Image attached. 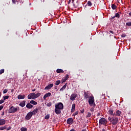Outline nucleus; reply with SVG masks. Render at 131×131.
Here are the masks:
<instances>
[{"label": "nucleus", "instance_id": "f257e3e1", "mask_svg": "<svg viewBox=\"0 0 131 131\" xmlns=\"http://www.w3.org/2000/svg\"><path fill=\"white\" fill-rule=\"evenodd\" d=\"M88 102L90 106L94 107V108L96 107V103H95V98L93 97V96H90Z\"/></svg>", "mask_w": 131, "mask_h": 131}, {"label": "nucleus", "instance_id": "f03ea898", "mask_svg": "<svg viewBox=\"0 0 131 131\" xmlns=\"http://www.w3.org/2000/svg\"><path fill=\"white\" fill-rule=\"evenodd\" d=\"M109 121H111L113 125H116L117 123H118V118L113 117L111 118L109 117L108 118Z\"/></svg>", "mask_w": 131, "mask_h": 131}, {"label": "nucleus", "instance_id": "7ed1b4c3", "mask_svg": "<svg viewBox=\"0 0 131 131\" xmlns=\"http://www.w3.org/2000/svg\"><path fill=\"white\" fill-rule=\"evenodd\" d=\"M55 108L59 110H62V109H64V105L62 102H59L55 104Z\"/></svg>", "mask_w": 131, "mask_h": 131}, {"label": "nucleus", "instance_id": "20e7f679", "mask_svg": "<svg viewBox=\"0 0 131 131\" xmlns=\"http://www.w3.org/2000/svg\"><path fill=\"white\" fill-rule=\"evenodd\" d=\"M17 111H18V108L13 106H11L8 110L9 113H15Z\"/></svg>", "mask_w": 131, "mask_h": 131}, {"label": "nucleus", "instance_id": "39448f33", "mask_svg": "<svg viewBox=\"0 0 131 131\" xmlns=\"http://www.w3.org/2000/svg\"><path fill=\"white\" fill-rule=\"evenodd\" d=\"M99 123L100 124H107V120H106V119L102 118L99 120Z\"/></svg>", "mask_w": 131, "mask_h": 131}, {"label": "nucleus", "instance_id": "423d86ee", "mask_svg": "<svg viewBox=\"0 0 131 131\" xmlns=\"http://www.w3.org/2000/svg\"><path fill=\"white\" fill-rule=\"evenodd\" d=\"M28 99H29V100H31V99H35V93H30V94L28 96Z\"/></svg>", "mask_w": 131, "mask_h": 131}, {"label": "nucleus", "instance_id": "0eeeda50", "mask_svg": "<svg viewBox=\"0 0 131 131\" xmlns=\"http://www.w3.org/2000/svg\"><path fill=\"white\" fill-rule=\"evenodd\" d=\"M31 117H32V114H31V112H29L27 114L25 118L26 119H27V120H29V119H30Z\"/></svg>", "mask_w": 131, "mask_h": 131}, {"label": "nucleus", "instance_id": "6e6552de", "mask_svg": "<svg viewBox=\"0 0 131 131\" xmlns=\"http://www.w3.org/2000/svg\"><path fill=\"white\" fill-rule=\"evenodd\" d=\"M73 122H74V121L73 120V119H72V118H69L67 120V123H68V124H72Z\"/></svg>", "mask_w": 131, "mask_h": 131}, {"label": "nucleus", "instance_id": "1a4fd4ad", "mask_svg": "<svg viewBox=\"0 0 131 131\" xmlns=\"http://www.w3.org/2000/svg\"><path fill=\"white\" fill-rule=\"evenodd\" d=\"M53 86H54V84H49L46 87H45V90H51Z\"/></svg>", "mask_w": 131, "mask_h": 131}, {"label": "nucleus", "instance_id": "9d476101", "mask_svg": "<svg viewBox=\"0 0 131 131\" xmlns=\"http://www.w3.org/2000/svg\"><path fill=\"white\" fill-rule=\"evenodd\" d=\"M77 97V95H76V94H72L70 97V100L72 101H74Z\"/></svg>", "mask_w": 131, "mask_h": 131}, {"label": "nucleus", "instance_id": "9b49d317", "mask_svg": "<svg viewBox=\"0 0 131 131\" xmlns=\"http://www.w3.org/2000/svg\"><path fill=\"white\" fill-rule=\"evenodd\" d=\"M48 97H51V93L48 92L46 93L43 96V99L46 100V99H47Z\"/></svg>", "mask_w": 131, "mask_h": 131}, {"label": "nucleus", "instance_id": "f8f14e48", "mask_svg": "<svg viewBox=\"0 0 131 131\" xmlns=\"http://www.w3.org/2000/svg\"><path fill=\"white\" fill-rule=\"evenodd\" d=\"M89 98H90V94L84 92V99H89Z\"/></svg>", "mask_w": 131, "mask_h": 131}, {"label": "nucleus", "instance_id": "ddd939ff", "mask_svg": "<svg viewBox=\"0 0 131 131\" xmlns=\"http://www.w3.org/2000/svg\"><path fill=\"white\" fill-rule=\"evenodd\" d=\"M26 103V101L24 100L23 102H21L19 104V105L20 106V107H24L25 106Z\"/></svg>", "mask_w": 131, "mask_h": 131}, {"label": "nucleus", "instance_id": "4468645a", "mask_svg": "<svg viewBox=\"0 0 131 131\" xmlns=\"http://www.w3.org/2000/svg\"><path fill=\"white\" fill-rule=\"evenodd\" d=\"M17 99H18V100H22L23 99H25V95H19L17 96Z\"/></svg>", "mask_w": 131, "mask_h": 131}, {"label": "nucleus", "instance_id": "2eb2a0df", "mask_svg": "<svg viewBox=\"0 0 131 131\" xmlns=\"http://www.w3.org/2000/svg\"><path fill=\"white\" fill-rule=\"evenodd\" d=\"M55 112L57 115L61 114V110L56 107L55 108Z\"/></svg>", "mask_w": 131, "mask_h": 131}, {"label": "nucleus", "instance_id": "dca6fc26", "mask_svg": "<svg viewBox=\"0 0 131 131\" xmlns=\"http://www.w3.org/2000/svg\"><path fill=\"white\" fill-rule=\"evenodd\" d=\"M37 111H38V110L37 108L35 109L33 112H30L32 115H35L36 113H37Z\"/></svg>", "mask_w": 131, "mask_h": 131}, {"label": "nucleus", "instance_id": "f3484780", "mask_svg": "<svg viewBox=\"0 0 131 131\" xmlns=\"http://www.w3.org/2000/svg\"><path fill=\"white\" fill-rule=\"evenodd\" d=\"M33 107V105L30 104V103H28V104L26 105V107L28 109H31Z\"/></svg>", "mask_w": 131, "mask_h": 131}, {"label": "nucleus", "instance_id": "a211bd4d", "mask_svg": "<svg viewBox=\"0 0 131 131\" xmlns=\"http://www.w3.org/2000/svg\"><path fill=\"white\" fill-rule=\"evenodd\" d=\"M6 124V120L4 119H0V125H4Z\"/></svg>", "mask_w": 131, "mask_h": 131}, {"label": "nucleus", "instance_id": "6ab92c4d", "mask_svg": "<svg viewBox=\"0 0 131 131\" xmlns=\"http://www.w3.org/2000/svg\"><path fill=\"white\" fill-rule=\"evenodd\" d=\"M57 73H64V71L62 69H58L56 70Z\"/></svg>", "mask_w": 131, "mask_h": 131}, {"label": "nucleus", "instance_id": "aec40b11", "mask_svg": "<svg viewBox=\"0 0 131 131\" xmlns=\"http://www.w3.org/2000/svg\"><path fill=\"white\" fill-rule=\"evenodd\" d=\"M66 86H67V83H66L60 89V91H63L65 89H66Z\"/></svg>", "mask_w": 131, "mask_h": 131}, {"label": "nucleus", "instance_id": "412c9836", "mask_svg": "<svg viewBox=\"0 0 131 131\" xmlns=\"http://www.w3.org/2000/svg\"><path fill=\"white\" fill-rule=\"evenodd\" d=\"M75 111V103L73 104L71 109V112H74Z\"/></svg>", "mask_w": 131, "mask_h": 131}, {"label": "nucleus", "instance_id": "4be33fe9", "mask_svg": "<svg viewBox=\"0 0 131 131\" xmlns=\"http://www.w3.org/2000/svg\"><path fill=\"white\" fill-rule=\"evenodd\" d=\"M30 104H32L33 105H37V103L36 102V101H34V100H31L30 102Z\"/></svg>", "mask_w": 131, "mask_h": 131}, {"label": "nucleus", "instance_id": "5701e85b", "mask_svg": "<svg viewBox=\"0 0 131 131\" xmlns=\"http://www.w3.org/2000/svg\"><path fill=\"white\" fill-rule=\"evenodd\" d=\"M109 114H111V115H115V114H113V110H110L108 111Z\"/></svg>", "mask_w": 131, "mask_h": 131}, {"label": "nucleus", "instance_id": "b1692460", "mask_svg": "<svg viewBox=\"0 0 131 131\" xmlns=\"http://www.w3.org/2000/svg\"><path fill=\"white\" fill-rule=\"evenodd\" d=\"M121 114V112L120 111H117L116 115L117 116H120V115Z\"/></svg>", "mask_w": 131, "mask_h": 131}, {"label": "nucleus", "instance_id": "393cba45", "mask_svg": "<svg viewBox=\"0 0 131 131\" xmlns=\"http://www.w3.org/2000/svg\"><path fill=\"white\" fill-rule=\"evenodd\" d=\"M40 95H41V94L39 93H38L36 94L35 93V98L36 99L37 98H38V97H39V96H40Z\"/></svg>", "mask_w": 131, "mask_h": 131}, {"label": "nucleus", "instance_id": "a878e982", "mask_svg": "<svg viewBox=\"0 0 131 131\" xmlns=\"http://www.w3.org/2000/svg\"><path fill=\"white\" fill-rule=\"evenodd\" d=\"M61 83V81L60 80H57L55 82L56 85H59Z\"/></svg>", "mask_w": 131, "mask_h": 131}, {"label": "nucleus", "instance_id": "bb28decb", "mask_svg": "<svg viewBox=\"0 0 131 131\" xmlns=\"http://www.w3.org/2000/svg\"><path fill=\"white\" fill-rule=\"evenodd\" d=\"M112 9H113V10H116V5H115V4H112Z\"/></svg>", "mask_w": 131, "mask_h": 131}, {"label": "nucleus", "instance_id": "cd10ccee", "mask_svg": "<svg viewBox=\"0 0 131 131\" xmlns=\"http://www.w3.org/2000/svg\"><path fill=\"white\" fill-rule=\"evenodd\" d=\"M7 128V126H4L3 127H0V130H4V129H6Z\"/></svg>", "mask_w": 131, "mask_h": 131}, {"label": "nucleus", "instance_id": "c85d7f7f", "mask_svg": "<svg viewBox=\"0 0 131 131\" xmlns=\"http://www.w3.org/2000/svg\"><path fill=\"white\" fill-rule=\"evenodd\" d=\"M3 100H8V99H9V96H5L3 97Z\"/></svg>", "mask_w": 131, "mask_h": 131}, {"label": "nucleus", "instance_id": "c756f323", "mask_svg": "<svg viewBox=\"0 0 131 131\" xmlns=\"http://www.w3.org/2000/svg\"><path fill=\"white\" fill-rule=\"evenodd\" d=\"M5 72V69H3L0 70V74H3Z\"/></svg>", "mask_w": 131, "mask_h": 131}, {"label": "nucleus", "instance_id": "7c9ffc66", "mask_svg": "<svg viewBox=\"0 0 131 131\" xmlns=\"http://www.w3.org/2000/svg\"><path fill=\"white\" fill-rule=\"evenodd\" d=\"M21 131H27V128H24V127H22L20 129Z\"/></svg>", "mask_w": 131, "mask_h": 131}, {"label": "nucleus", "instance_id": "2f4dec72", "mask_svg": "<svg viewBox=\"0 0 131 131\" xmlns=\"http://www.w3.org/2000/svg\"><path fill=\"white\" fill-rule=\"evenodd\" d=\"M88 6H89V7H91V6H92V2H91V1H89L87 3Z\"/></svg>", "mask_w": 131, "mask_h": 131}, {"label": "nucleus", "instance_id": "473e14b6", "mask_svg": "<svg viewBox=\"0 0 131 131\" xmlns=\"http://www.w3.org/2000/svg\"><path fill=\"white\" fill-rule=\"evenodd\" d=\"M92 116V114L90 112H88L87 114V117H91Z\"/></svg>", "mask_w": 131, "mask_h": 131}, {"label": "nucleus", "instance_id": "72a5a7b5", "mask_svg": "<svg viewBox=\"0 0 131 131\" xmlns=\"http://www.w3.org/2000/svg\"><path fill=\"white\" fill-rule=\"evenodd\" d=\"M45 119H47V120L49 119V118H50V115H46L45 116Z\"/></svg>", "mask_w": 131, "mask_h": 131}, {"label": "nucleus", "instance_id": "f704fd0d", "mask_svg": "<svg viewBox=\"0 0 131 131\" xmlns=\"http://www.w3.org/2000/svg\"><path fill=\"white\" fill-rule=\"evenodd\" d=\"M47 106H48V107H51V106H52V103L49 102V103H47Z\"/></svg>", "mask_w": 131, "mask_h": 131}, {"label": "nucleus", "instance_id": "c9c22d12", "mask_svg": "<svg viewBox=\"0 0 131 131\" xmlns=\"http://www.w3.org/2000/svg\"><path fill=\"white\" fill-rule=\"evenodd\" d=\"M126 25H127V26H131V22L126 23Z\"/></svg>", "mask_w": 131, "mask_h": 131}, {"label": "nucleus", "instance_id": "e433bc0d", "mask_svg": "<svg viewBox=\"0 0 131 131\" xmlns=\"http://www.w3.org/2000/svg\"><path fill=\"white\" fill-rule=\"evenodd\" d=\"M115 17H116L117 18H119V14L118 13H116Z\"/></svg>", "mask_w": 131, "mask_h": 131}, {"label": "nucleus", "instance_id": "4c0bfd02", "mask_svg": "<svg viewBox=\"0 0 131 131\" xmlns=\"http://www.w3.org/2000/svg\"><path fill=\"white\" fill-rule=\"evenodd\" d=\"M68 78H69V75H66L64 79H66V80H67V79H68Z\"/></svg>", "mask_w": 131, "mask_h": 131}, {"label": "nucleus", "instance_id": "58836bf2", "mask_svg": "<svg viewBox=\"0 0 131 131\" xmlns=\"http://www.w3.org/2000/svg\"><path fill=\"white\" fill-rule=\"evenodd\" d=\"M77 114H78V112H76L75 113H74L73 114V116H76V115H77Z\"/></svg>", "mask_w": 131, "mask_h": 131}, {"label": "nucleus", "instance_id": "ea45409f", "mask_svg": "<svg viewBox=\"0 0 131 131\" xmlns=\"http://www.w3.org/2000/svg\"><path fill=\"white\" fill-rule=\"evenodd\" d=\"M7 93H8V90L7 89H5L3 91V93L4 94H7Z\"/></svg>", "mask_w": 131, "mask_h": 131}, {"label": "nucleus", "instance_id": "a19ab883", "mask_svg": "<svg viewBox=\"0 0 131 131\" xmlns=\"http://www.w3.org/2000/svg\"><path fill=\"white\" fill-rule=\"evenodd\" d=\"M121 37H125V36H126V35L125 34H122L121 35Z\"/></svg>", "mask_w": 131, "mask_h": 131}, {"label": "nucleus", "instance_id": "79ce46f5", "mask_svg": "<svg viewBox=\"0 0 131 131\" xmlns=\"http://www.w3.org/2000/svg\"><path fill=\"white\" fill-rule=\"evenodd\" d=\"M67 80L66 79H62V81H61V83H63V82H65V81Z\"/></svg>", "mask_w": 131, "mask_h": 131}, {"label": "nucleus", "instance_id": "37998d69", "mask_svg": "<svg viewBox=\"0 0 131 131\" xmlns=\"http://www.w3.org/2000/svg\"><path fill=\"white\" fill-rule=\"evenodd\" d=\"M94 110H95L94 107L90 108V111H91V112H94Z\"/></svg>", "mask_w": 131, "mask_h": 131}, {"label": "nucleus", "instance_id": "c03bdc74", "mask_svg": "<svg viewBox=\"0 0 131 131\" xmlns=\"http://www.w3.org/2000/svg\"><path fill=\"white\" fill-rule=\"evenodd\" d=\"M5 102V100H0V104H3Z\"/></svg>", "mask_w": 131, "mask_h": 131}, {"label": "nucleus", "instance_id": "a18cd8bd", "mask_svg": "<svg viewBox=\"0 0 131 131\" xmlns=\"http://www.w3.org/2000/svg\"><path fill=\"white\" fill-rule=\"evenodd\" d=\"M12 3H13V4H16V2L17 1H16V0H12Z\"/></svg>", "mask_w": 131, "mask_h": 131}, {"label": "nucleus", "instance_id": "49530a36", "mask_svg": "<svg viewBox=\"0 0 131 131\" xmlns=\"http://www.w3.org/2000/svg\"><path fill=\"white\" fill-rule=\"evenodd\" d=\"M3 108H4V106H3V105L0 106V111H1V110H2Z\"/></svg>", "mask_w": 131, "mask_h": 131}, {"label": "nucleus", "instance_id": "de8ad7c7", "mask_svg": "<svg viewBox=\"0 0 131 131\" xmlns=\"http://www.w3.org/2000/svg\"><path fill=\"white\" fill-rule=\"evenodd\" d=\"M84 112V110L83 108L82 110H81V113H83Z\"/></svg>", "mask_w": 131, "mask_h": 131}, {"label": "nucleus", "instance_id": "09e8293b", "mask_svg": "<svg viewBox=\"0 0 131 131\" xmlns=\"http://www.w3.org/2000/svg\"><path fill=\"white\" fill-rule=\"evenodd\" d=\"M2 116H4L5 115V112H3L2 114Z\"/></svg>", "mask_w": 131, "mask_h": 131}, {"label": "nucleus", "instance_id": "8fccbe9b", "mask_svg": "<svg viewBox=\"0 0 131 131\" xmlns=\"http://www.w3.org/2000/svg\"><path fill=\"white\" fill-rule=\"evenodd\" d=\"M32 92H35V89H33L32 90Z\"/></svg>", "mask_w": 131, "mask_h": 131}, {"label": "nucleus", "instance_id": "3c124183", "mask_svg": "<svg viewBox=\"0 0 131 131\" xmlns=\"http://www.w3.org/2000/svg\"><path fill=\"white\" fill-rule=\"evenodd\" d=\"M10 129H11V128H8L7 129V130H10Z\"/></svg>", "mask_w": 131, "mask_h": 131}, {"label": "nucleus", "instance_id": "603ef678", "mask_svg": "<svg viewBox=\"0 0 131 131\" xmlns=\"http://www.w3.org/2000/svg\"><path fill=\"white\" fill-rule=\"evenodd\" d=\"M101 131H106V130H105V129H102Z\"/></svg>", "mask_w": 131, "mask_h": 131}, {"label": "nucleus", "instance_id": "864d4df0", "mask_svg": "<svg viewBox=\"0 0 131 131\" xmlns=\"http://www.w3.org/2000/svg\"><path fill=\"white\" fill-rule=\"evenodd\" d=\"M70 3H71V0H69V4H70Z\"/></svg>", "mask_w": 131, "mask_h": 131}, {"label": "nucleus", "instance_id": "5fc2aeb1", "mask_svg": "<svg viewBox=\"0 0 131 131\" xmlns=\"http://www.w3.org/2000/svg\"><path fill=\"white\" fill-rule=\"evenodd\" d=\"M129 15L131 16V12L129 13Z\"/></svg>", "mask_w": 131, "mask_h": 131}, {"label": "nucleus", "instance_id": "6e6d98bb", "mask_svg": "<svg viewBox=\"0 0 131 131\" xmlns=\"http://www.w3.org/2000/svg\"><path fill=\"white\" fill-rule=\"evenodd\" d=\"M115 17H116V16H115V15L114 17H112V18H113V19H114V18H115Z\"/></svg>", "mask_w": 131, "mask_h": 131}, {"label": "nucleus", "instance_id": "4d7b16f0", "mask_svg": "<svg viewBox=\"0 0 131 131\" xmlns=\"http://www.w3.org/2000/svg\"><path fill=\"white\" fill-rule=\"evenodd\" d=\"M70 131H75V130H74V129H72Z\"/></svg>", "mask_w": 131, "mask_h": 131}, {"label": "nucleus", "instance_id": "13d9d810", "mask_svg": "<svg viewBox=\"0 0 131 131\" xmlns=\"http://www.w3.org/2000/svg\"><path fill=\"white\" fill-rule=\"evenodd\" d=\"M2 96V93L0 92V97Z\"/></svg>", "mask_w": 131, "mask_h": 131}, {"label": "nucleus", "instance_id": "bf43d9fd", "mask_svg": "<svg viewBox=\"0 0 131 131\" xmlns=\"http://www.w3.org/2000/svg\"><path fill=\"white\" fill-rule=\"evenodd\" d=\"M55 89H56V87L55 86Z\"/></svg>", "mask_w": 131, "mask_h": 131}]
</instances>
